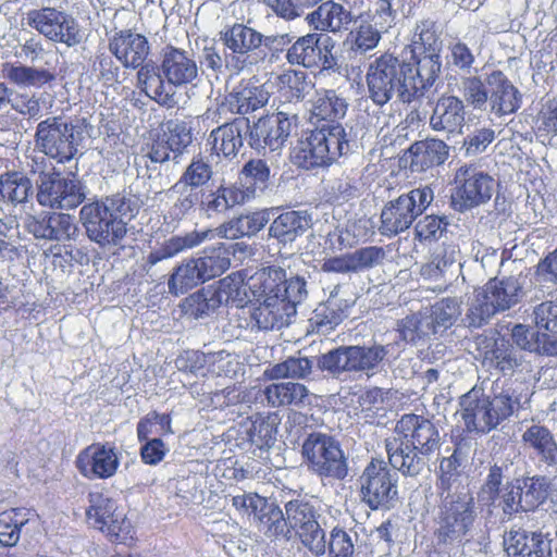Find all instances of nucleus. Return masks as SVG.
Wrapping results in <instances>:
<instances>
[{"label": "nucleus", "mask_w": 557, "mask_h": 557, "mask_svg": "<svg viewBox=\"0 0 557 557\" xmlns=\"http://www.w3.org/2000/svg\"><path fill=\"white\" fill-rule=\"evenodd\" d=\"M138 210L137 200L116 194L84 205L79 215L87 237L101 248H110L122 243L127 223Z\"/></svg>", "instance_id": "f257e3e1"}, {"label": "nucleus", "mask_w": 557, "mask_h": 557, "mask_svg": "<svg viewBox=\"0 0 557 557\" xmlns=\"http://www.w3.org/2000/svg\"><path fill=\"white\" fill-rule=\"evenodd\" d=\"M517 406L510 389L486 394L473 387L460 397L459 412L467 432L486 434L511 417Z\"/></svg>", "instance_id": "f03ea898"}, {"label": "nucleus", "mask_w": 557, "mask_h": 557, "mask_svg": "<svg viewBox=\"0 0 557 557\" xmlns=\"http://www.w3.org/2000/svg\"><path fill=\"white\" fill-rule=\"evenodd\" d=\"M409 63L384 53L370 63L367 86L370 99L377 106L386 104L394 96L404 103L414 101L417 87L411 85Z\"/></svg>", "instance_id": "7ed1b4c3"}, {"label": "nucleus", "mask_w": 557, "mask_h": 557, "mask_svg": "<svg viewBox=\"0 0 557 557\" xmlns=\"http://www.w3.org/2000/svg\"><path fill=\"white\" fill-rule=\"evenodd\" d=\"M349 139L342 124H322L297 141L292 162L305 170L329 166L349 151Z\"/></svg>", "instance_id": "20e7f679"}, {"label": "nucleus", "mask_w": 557, "mask_h": 557, "mask_svg": "<svg viewBox=\"0 0 557 557\" xmlns=\"http://www.w3.org/2000/svg\"><path fill=\"white\" fill-rule=\"evenodd\" d=\"M441 503L434 517V539L438 546L461 544L472 531L478 513L468 493H440Z\"/></svg>", "instance_id": "39448f33"}, {"label": "nucleus", "mask_w": 557, "mask_h": 557, "mask_svg": "<svg viewBox=\"0 0 557 557\" xmlns=\"http://www.w3.org/2000/svg\"><path fill=\"white\" fill-rule=\"evenodd\" d=\"M263 2L280 17L287 21L299 17L306 9L321 4L307 14L306 21L314 30L322 33H341L347 30L355 21L350 10L332 0H263Z\"/></svg>", "instance_id": "423d86ee"}, {"label": "nucleus", "mask_w": 557, "mask_h": 557, "mask_svg": "<svg viewBox=\"0 0 557 557\" xmlns=\"http://www.w3.org/2000/svg\"><path fill=\"white\" fill-rule=\"evenodd\" d=\"M522 297V284L517 277L492 278L474 290L469 299L466 320L469 326L480 327L495 315L516 306Z\"/></svg>", "instance_id": "0eeeda50"}, {"label": "nucleus", "mask_w": 557, "mask_h": 557, "mask_svg": "<svg viewBox=\"0 0 557 557\" xmlns=\"http://www.w3.org/2000/svg\"><path fill=\"white\" fill-rule=\"evenodd\" d=\"M431 187L414 188L387 201L381 211L382 235L395 236L408 230L433 201Z\"/></svg>", "instance_id": "6e6552de"}, {"label": "nucleus", "mask_w": 557, "mask_h": 557, "mask_svg": "<svg viewBox=\"0 0 557 557\" xmlns=\"http://www.w3.org/2000/svg\"><path fill=\"white\" fill-rule=\"evenodd\" d=\"M82 133L79 125L57 116L47 117L37 125L35 146L49 158L64 163L77 153V146L83 139Z\"/></svg>", "instance_id": "1a4fd4ad"}, {"label": "nucleus", "mask_w": 557, "mask_h": 557, "mask_svg": "<svg viewBox=\"0 0 557 557\" xmlns=\"http://www.w3.org/2000/svg\"><path fill=\"white\" fill-rule=\"evenodd\" d=\"M285 515L292 533L300 540L301 544L315 557L323 556L326 552L325 532L318 519L320 513L315 502L307 498L292 499L285 504Z\"/></svg>", "instance_id": "9d476101"}, {"label": "nucleus", "mask_w": 557, "mask_h": 557, "mask_svg": "<svg viewBox=\"0 0 557 557\" xmlns=\"http://www.w3.org/2000/svg\"><path fill=\"white\" fill-rule=\"evenodd\" d=\"M309 470L319 476L343 480L348 474L347 460L339 443L323 433L310 434L302 444Z\"/></svg>", "instance_id": "9b49d317"}, {"label": "nucleus", "mask_w": 557, "mask_h": 557, "mask_svg": "<svg viewBox=\"0 0 557 557\" xmlns=\"http://www.w3.org/2000/svg\"><path fill=\"white\" fill-rule=\"evenodd\" d=\"M398 475L383 460H372L359 478L360 495L372 510H388L398 499Z\"/></svg>", "instance_id": "f8f14e48"}, {"label": "nucleus", "mask_w": 557, "mask_h": 557, "mask_svg": "<svg viewBox=\"0 0 557 557\" xmlns=\"http://www.w3.org/2000/svg\"><path fill=\"white\" fill-rule=\"evenodd\" d=\"M457 185L453 203L459 211L486 203L493 196L497 183L493 176L474 164H463L456 170Z\"/></svg>", "instance_id": "ddd939ff"}, {"label": "nucleus", "mask_w": 557, "mask_h": 557, "mask_svg": "<svg viewBox=\"0 0 557 557\" xmlns=\"http://www.w3.org/2000/svg\"><path fill=\"white\" fill-rule=\"evenodd\" d=\"M37 201L42 207L70 210L86 198L84 185L75 177H65L59 172L41 173L37 181Z\"/></svg>", "instance_id": "4468645a"}, {"label": "nucleus", "mask_w": 557, "mask_h": 557, "mask_svg": "<svg viewBox=\"0 0 557 557\" xmlns=\"http://www.w3.org/2000/svg\"><path fill=\"white\" fill-rule=\"evenodd\" d=\"M27 25L47 39L76 46L82 40L81 29L73 16L54 8L34 9L26 13Z\"/></svg>", "instance_id": "2eb2a0df"}, {"label": "nucleus", "mask_w": 557, "mask_h": 557, "mask_svg": "<svg viewBox=\"0 0 557 557\" xmlns=\"http://www.w3.org/2000/svg\"><path fill=\"white\" fill-rule=\"evenodd\" d=\"M296 122V113L283 110L260 117L250 127L248 144L259 152L267 148L276 151L284 146Z\"/></svg>", "instance_id": "dca6fc26"}, {"label": "nucleus", "mask_w": 557, "mask_h": 557, "mask_svg": "<svg viewBox=\"0 0 557 557\" xmlns=\"http://www.w3.org/2000/svg\"><path fill=\"white\" fill-rule=\"evenodd\" d=\"M221 39L232 51V54L225 59L226 67L236 73L244 70L247 64H252L249 60L250 53L261 48L264 41L261 33L238 23L223 32Z\"/></svg>", "instance_id": "f3484780"}, {"label": "nucleus", "mask_w": 557, "mask_h": 557, "mask_svg": "<svg viewBox=\"0 0 557 557\" xmlns=\"http://www.w3.org/2000/svg\"><path fill=\"white\" fill-rule=\"evenodd\" d=\"M269 92L262 86L246 85L235 88L226 98V102L215 108H208L202 119L219 124L222 114L228 111L247 114L267 104Z\"/></svg>", "instance_id": "a211bd4d"}, {"label": "nucleus", "mask_w": 557, "mask_h": 557, "mask_svg": "<svg viewBox=\"0 0 557 557\" xmlns=\"http://www.w3.org/2000/svg\"><path fill=\"white\" fill-rule=\"evenodd\" d=\"M119 466V455L109 444L94 443L83 449L76 458L78 471L89 480L112 478Z\"/></svg>", "instance_id": "6ab92c4d"}, {"label": "nucleus", "mask_w": 557, "mask_h": 557, "mask_svg": "<svg viewBox=\"0 0 557 557\" xmlns=\"http://www.w3.org/2000/svg\"><path fill=\"white\" fill-rule=\"evenodd\" d=\"M27 231L37 239L69 242L79 234L74 218L61 212H44L27 219Z\"/></svg>", "instance_id": "aec40b11"}, {"label": "nucleus", "mask_w": 557, "mask_h": 557, "mask_svg": "<svg viewBox=\"0 0 557 557\" xmlns=\"http://www.w3.org/2000/svg\"><path fill=\"white\" fill-rule=\"evenodd\" d=\"M422 456H429L440 446L441 436L435 425L416 414H405L396 425V434Z\"/></svg>", "instance_id": "412c9836"}, {"label": "nucleus", "mask_w": 557, "mask_h": 557, "mask_svg": "<svg viewBox=\"0 0 557 557\" xmlns=\"http://www.w3.org/2000/svg\"><path fill=\"white\" fill-rule=\"evenodd\" d=\"M459 249L455 245L443 244L432 252L430 260L420 269L423 280L437 283L440 290H444L460 271L457 262Z\"/></svg>", "instance_id": "4be33fe9"}, {"label": "nucleus", "mask_w": 557, "mask_h": 557, "mask_svg": "<svg viewBox=\"0 0 557 557\" xmlns=\"http://www.w3.org/2000/svg\"><path fill=\"white\" fill-rule=\"evenodd\" d=\"M160 70L173 88L191 84L198 77V66L193 54L173 46L163 49Z\"/></svg>", "instance_id": "5701e85b"}, {"label": "nucleus", "mask_w": 557, "mask_h": 557, "mask_svg": "<svg viewBox=\"0 0 557 557\" xmlns=\"http://www.w3.org/2000/svg\"><path fill=\"white\" fill-rule=\"evenodd\" d=\"M509 557H552V541L541 532L511 529L504 536Z\"/></svg>", "instance_id": "b1692460"}, {"label": "nucleus", "mask_w": 557, "mask_h": 557, "mask_svg": "<svg viewBox=\"0 0 557 557\" xmlns=\"http://www.w3.org/2000/svg\"><path fill=\"white\" fill-rule=\"evenodd\" d=\"M466 124V110L461 99L455 96H442L437 99L430 117L433 131L448 136L460 135Z\"/></svg>", "instance_id": "393cba45"}, {"label": "nucleus", "mask_w": 557, "mask_h": 557, "mask_svg": "<svg viewBox=\"0 0 557 557\" xmlns=\"http://www.w3.org/2000/svg\"><path fill=\"white\" fill-rule=\"evenodd\" d=\"M109 49L125 67L133 69L143 65L150 52L147 38L129 29L116 33L110 40Z\"/></svg>", "instance_id": "a878e982"}, {"label": "nucleus", "mask_w": 557, "mask_h": 557, "mask_svg": "<svg viewBox=\"0 0 557 557\" xmlns=\"http://www.w3.org/2000/svg\"><path fill=\"white\" fill-rule=\"evenodd\" d=\"M522 442L548 473H557V442L547 428L531 425L522 434Z\"/></svg>", "instance_id": "bb28decb"}, {"label": "nucleus", "mask_w": 557, "mask_h": 557, "mask_svg": "<svg viewBox=\"0 0 557 557\" xmlns=\"http://www.w3.org/2000/svg\"><path fill=\"white\" fill-rule=\"evenodd\" d=\"M321 35L310 33L298 37L286 50V61L290 65H299L307 69L319 66L321 63L323 67H330L327 51L323 53L319 42Z\"/></svg>", "instance_id": "cd10ccee"}, {"label": "nucleus", "mask_w": 557, "mask_h": 557, "mask_svg": "<svg viewBox=\"0 0 557 557\" xmlns=\"http://www.w3.org/2000/svg\"><path fill=\"white\" fill-rule=\"evenodd\" d=\"M249 128L248 121L235 119L233 122H223L211 131L208 144L216 156L234 158L243 147V134Z\"/></svg>", "instance_id": "c85d7f7f"}, {"label": "nucleus", "mask_w": 557, "mask_h": 557, "mask_svg": "<svg viewBox=\"0 0 557 557\" xmlns=\"http://www.w3.org/2000/svg\"><path fill=\"white\" fill-rule=\"evenodd\" d=\"M385 447L389 465L394 470L406 476H417L423 471L426 456H422L400 436L388 437Z\"/></svg>", "instance_id": "c756f323"}, {"label": "nucleus", "mask_w": 557, "mask_h": 557, "mask_svg": "<svg viewBox=\"0 0 557 557\" xmlns=\"http://www.w3.org/2000/svg\"><path fill=\"white\" fill-rule=\"evenodd\" d=\"M486 84L490 90L487 101L496 114H510L520 108L521 96L503 72H492Z\"/></svg>", "instance_id": "7c9ffc66"}, {"label": "nucleus", "mask_w": 557, "mask_h": 557, "mask_svg": "<svg viewBox=\"0 0 557 557\" xmlns=\"http://www.w3.org/2000/svg\"><path fill=\"white\" fill-rule=\"evenodd\" d=\"M295 314L296 309L292 305L284 304L278 296H271L261 299L251 318L260 330L271 331L288 325Z\"/></svg>", "instance_id": "2f4dec72"}, {"label": "nucleus", "mask_w": 557, "mask_h": 557, "mask_svg": "<svg viewBox=\"0 0 557 557\" xmlns=\"http://www.w3.org/2000/svg\"><path fill=\"white\" fill-rule=\"evenodd\" d=\"M140 66L137 78L145 94L163 107L174 108L177 103L175 90L165 81L161 70L153 64Z\"/></svg>", "instance_id": "473e14b6"}, {"label": "nucleus", "mask_w": 557, "mask_h": 557, "mask_svg": "<svg viewBox=\"0 0 557 557\" xmlns=\"http://www.w3.org/2000/svg\"><path fill=\"white\" fill-rule=\"evenodd\" d=\"M89 507L86 510L88 521L97 529L115 535L122 530L123 515L116 512L115 503L101 493H89Z\"/></svg>", "instance_id": "72a5a7b5"}, {"label": "nucleus", "mask_w": 557, "mask_h": 557, "mask_svg": "<svg viewBox=\"0 0 557 557\" xmlns=\"http://www.w3.org/2000/svg\"><path fill=\"white\" fill-rule=\"evenodd\" d=\"M312 225V218L307 211H286L276 216L270 227L269 235L282 244L293 243L304 235Z\"/></svg>", "instance_id": "f704fd0d"}, {"label": "nucleus", "mask_w": 557, "mask_h": 557, "mask_svg": "<svg viewBox=\"0 0 557 557\" xmlns=\"http://www.w3.org/2000/svg\"><path fill=\"white\" fill-rule=\"evenodd\" d=\"M348 103L333 89L317 90L311 100V116L324 124H341L338 120L346 115Z\"/></svg>", "instance_id": "c9c22d12"}, {"label": "nucleus", "mask_w": 557, "mask_h": 557, "mask_svg": "<svg viewBox=\"0 0 557 557\" xmlns=\"http://www.w3.org/2000/svg\"><path fill=\"white\" fill-rule=\"evenodd\" d=\"M409 153L411 169L424 171L445 162L448 157V146L441 139H426L412 144Z\"/></svg>", "instance_id": "e433bc0d"}, {"label": "nucleus", "mask_w": 557, "mask_h": 557, "mask_svg": "<svg viewBox=\"0 0 557 557\" xmlns=\"http://www.w3.org/2000/svg\"><path fill=\"white\" fill-rule=\"evenodd\" d=\"M285 275V270L280 267L262 268L247 280V287L258 300L281 297Z\"/></svg>", "instance_id": "4c0bfd02"}, {"label": "nucleus", "mask_w": 557, "mask_h": 557, "mask_svg": "<svg viewBox=\"0 0 557 557\" xmlns=\"http://www.w3.org/2000/svg\"><path fill=\"white\" fill-rule=\"evenodd\" d=\"M412 73L411 85L417 87L414 100L421 98L425 90L431 88L441 72L442 62L440 53H424L417 61L408 62Z\"/></svg>", "instance_id": "58836bf2"}, {"label": "nucleus", "mask_w": 557, "mask_h": 557, "mask_svg": "<svg viewBox=\"0 0 557 557\" xmlns=\"http://www.w3.org/2000/svg\"><path fill=\"white\" fill-rule=\"evenodd\" d=\"M34 194L32 181L22 172L0 176V199L13 206L24 205Z\"/></svg>", "instance_id": "ea45409f"}, {"label": "nucleus", "mask_w": 557, "mask_h": 557, "mask_svg": "<svg viewBox=\"0 0 557 557\" xmlns=\"http://www.w3.org/2000/svg\"><path fill=\"white\" fill-rule=\"evenodd\" d=\"M245 201V191L235 185H220L215 190L202 195L201 207L211 215L225 213L233 207Z\"/></svg>", "instance_id": "a19ab883"}, {"label": "nucleus", "mask_w": 557, "mask_h": 557, "mask_svg": "<svg viewBox=\"0 0 557 557\" xmlns=\"http://www.w3.org/2000/svg\"><path fill=\"white\" fill-rule=\"evenodd\" d=\"M278 424L277 413L256 414L246 431L249 442L259 449L270 448L276 442Z\"/></svg>", "instance_id": "79ce46f5"}, {"label": "nucleus", "mask_w": 557, "mask_h": 557, "mask_svg": "<svg viewBox=\"0 0 557 557\" xmlns=\"http://www.w3.org/2000/svg\"><path fill=\"white\" fill-rule=\"evenodd\" d=\"M425 311L407 315L397 322L399 337L410 344L424 343L436 335Z\"/></svg>", "instance_id": "37998d69"}, {"label": "nucleus", "mask_w": 557, "mask_h": 557, "mask_svg": "<svg viewBox=\"0 0 557 557\" xmlns=\"http://www.w3.org/2000/svg\"><path fill=\"white\" fill-rule=\"evenodd\" d=\"M484 364L495 368L504 374L511 373L521 366V355L504 338L496 339L484 352Z\"/></svg>", "instance_id": "c03bdc74"}, {"label": "nucleus", "mask_w": 557, "mask_h": 557, "mask_svg": "<svg viewBox=\"0 0 557 557\" xmlns=\"http://www.w3.org/2000/svg\"><path fill=\"white\" fill-rule=\"evenodd\" d=\"M255 517L259 520L267 536L289 540L287 516L274 503L265 499Z\"/></svg>", "instance_id": "a18cd8bd"}, {"label": "nucleus", "mask_w": 557, "mask_h": 557, "mask_svg": "<svg viewBox=\"0 0 557 557\" xmlns=\"http://www.w3.org/2000/svg\"><path fill=\"white\" fill-rule=\"evenodd\" d=\"M387 354L388 347L384 345H352L355 372H364L368 376L375 374L383 369Z\"/></svg>", "instance_id": "49530a36"}, {"label": "nucleus", "mask_w": 557, "mask_h": 557, "mask_svg": "<svg viewBox=\"0 0 557 557\" xmlns=\"http://www.w3.org/2000/svg\"><path fill=\"white\" fill-rule=\"evenodd\" d=\"M412 53H440L442 49L441 33L432 20H422L416 24L411 38Z\"/></svg>", "instance_id": "de8ad7c7"}, {"label": "nucleus", "mask_w": 557, "mask_h": 557, "mask_svg": "<svg viewBox=\"0 0 557 557\" xmlns=\"http://www.w3.org/2000/svg\"><path fill=\"white\" fill-rule=\"evenodd\" d=\"M203 237L205 236L193 232L186 233L184 235L172 236L165 240L160 248L151 251L148 255L147 264L152 267L158 262L170 259L186 249L197 247L202 244Z\"/></svg>", "instance_id": "09e8293b"}, {"label": "nucleus", "mask_w": 557, "mask_h": 557, "mask_svg": "<svg viewBox=\"0 0 557 557\" xmlns=\"http://www.w3.org/2000/svg\"><path fill=\"white\" fill-rule=\"evenodd\" d=\"M281 97L288 102H300L313 85L302 71L288 70L277 77Z\"/></svg>", "instance_id": "8fccbe9b"}, {"label": "nucleus", "mask_w": 557, "mask_h": 557, "mask_svg": "<svg viewBox=\"0 0 557 557\" xmlns=\"http://www.w3.org/2000/svg\"><path fill=\"white\" fill-rule=\"evenodd\" d=\"M436 334H443L451 327L461 314L457 298H443L425 310Z\"/></svg>", "instance_id": "3c124183"}, {"label": "nucleus", "mask_w": 557, "mask_h": 557, "mask_svg": "<svg viewBox=\"0 0 557 557\" xmlns=\"http://www.w3.org/2000/svg\"><path fill=\"white\" fill-rule=\"evenodd\" d=\"M5 72L8 79L20 87L39 88L55 78L54 74L48 69L24 64H11Z\"/></svg>", "instance_id": "603ef678"}, {"label": "nucleus", "mask_w": 557, "mask_h": 557, "mask_svg": "<svg viewBox=\"0 0 557 557\" xmlns=\"http://www.w3.org/2000/svg\"><path fill=\"white\" fill-rule=\"evenodd\" d=\"M313 362L301 356L289 357L264 370L263 375L272 381L281 379H306L312 371Z\"/></svg>", "instance_id": "864d4df0"}, {"label": "nucleus", "mask_w": 557, "mask_h": 557, "mask_svg": "<svg viewBox=\"0 0 557 557\" xmlns=\"http://www.w3.org/2000/svg\"><path fill=\"white\" fill-rule=\"evenodd\" d=\"M206 282L194 259L176 267L169 278V292L173 295L185 294L189 289Z\"/></svg>", "instance_id": "5fc2aeb1"}, {"label": "nucleus", "mask_w": 557, "mask_h": 557, "mask_svg": "<svg viewBox=\"0 0 557 557\" xmlns=\"http://www.w3.org/2000/svg\"><path fill=\"white\" fill-rule=\"evenodd\" d=\"M212 175L211 164L200 156L194 157L172 189L180 191L188 187L190 189L200 188L212 178Z\"/></svg>", "instance_id": "6e6d98bb"}, {"label": "nucleus", "mask_w": 557, "mask_h": 557, "mask_svg": "<svg viewBox=\"0 0 557 557\" xmlns=\"http://www.w3.org/2000/svg\"><path fill=\"white\" fill-rule=\"evenodd\" d=\"M194 260L205 281L220 276L231 264L227 251L222 246L206 248L202 256Z\"/></svg>", "instance_id": "4d7b16f0"}, {"label": "nucleus", "mask_w": 557, "mask_h": 557, "mask_svg": "<svg viewBox=\"0 0 557 557\" xmlns=\"http://www.w3.org/2000/svg\"><path fill=\"white\" fill-rule=\"evenodd\" d=\"M352 345L339 346L323 354L318 360V367L329 373L338 376L345 372H355Z\"/></svg>", "instance_id": "13d9d810"}, {"label": "nucleus", "mask_w": 557, "mask_h": 557, "mask_svg": "<svg viewBox=\"0 0 557 557\" xmlns=\"http://www.w3.org/2000/svg\"><path fill=\"white\" fill-rule=\"evenodd\" d=\"M220 306L221 302L215 296L212 285L201 288L185 300L186 313L195 319L210 315Z\"/></svg>", "instance_id": "bf43d9fd"}, {"label": "nucleus", "mask_w": 557, "mask_h": 557, "mask_svg": "<svg viewBox=\"0 0 557 557\" xmlns=\"http://www.w3.org/2000/svg\"><path fill=\"white\" fill-rule=\"evenodd\" d=\"M516 482L519 484L522 494L524 511L537 508L548 496L549 483L545 476L536 475Z\"/></svg>", "instance_id": "052dcab7"}, {"label": "nucleus", "mask_w": 557, "mask_h": 557, "mask_svg": "<svg viewBox=\"0 0 557 557\" xmlns=\"http://www.w3.org/2000/svg\"><path fill=\"white\" fill-rule=\"evenodd\" d=\"M343 321V311H341L334 301L329 299L325 305L319 306L310 319V323L315 332L327 334L333 331Z\"/></svg>", "instance_id": "680f3d73"}, {"label": "nucleus", "mask_w": 557, "mask_h": 557, "mask_svg": "<svg viewBox=\"0 0 557 557\" xmlns=\"http://www.w3.org/2000/svg\"><path fill=\"white\" fill-rule=\"evenodd\" d=\"M213 286V292L221 305L228 302H242V294L246 295L247 282H244L239 273H233L219 281Z\"/></svg>", "instance_id": "e2e57ef3"}, {"label": "nucleus", "mask_w": 557, "mask_h": 557, "mask_svg": "<svg viewBox=\"0 0 557 557\" xmlns=\"http://www.w3.org/2000/svg\"><path fill=\"white\" fill-rule=\"evenodd\" d=\"M23 513L22 509H10L0 513V544L13 546L20 540V530L28 521V518L17 519Z\"/></svg>", "instance_id": "0e129e2a"}, {"label": "nucleus", "mask_w": 557, "mask_h": 557, "mask_svg": "<svg viewBox=\"0 0 557 557\" xmlns=\"http://www.w3.org/2000/svg\"><path fill=\"white\" fill-rule=\"evenodd\" d=\"M381 33L384 32L380 30V28L373 24L361 21L349 34L351 38V49L356 52H367L374 49L381 40Z\"/></svg>", "instance_id": "69168bd1"}, {"label": "nucleus", "mask_w": 557, "mask_h": 557, "mask_svg": "<svg viewBox=\"0 0 557 557\" xmlns=\"http://www.w3.org/2000/svg\"><path fill=\"white\" fill-rule=\"evenodd\" d=\"M462 465L461 453L458 449H455L454 453L447 457L443 458L440 463V478L437 481V488L440 493H454V484L456 483L459 476V469Z\"/></svg>", "instance_id": "338daca9"}, {"label": "nucleus", "mask_w": 557, "mask_h": 557, "mask_svg": "<svg viewBox=\"0 0 557 557\" xmlns=\"http://www.w3.org/2000/svg\"><path fill=\"white\" fill-rule=\"evenodd\" d=\"M360 187L359 172L350 169L332 181L331 191L337 199L347 201L359 196Z\"/></svg>", "instance_id": "774afa93"}]
</instances>
